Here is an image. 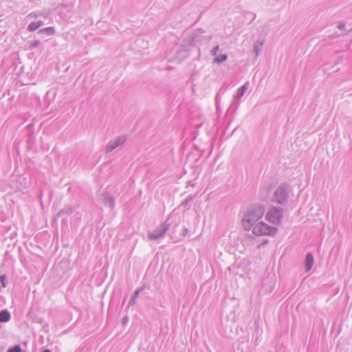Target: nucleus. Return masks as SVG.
<instances>
[{
    "instance_id": "13",
    "label": "nucleus",
    "mask_w": 352,
    "mask_h": 352,
    "mask_svg": "<svg viewBox=\"0 0 352 352\" xmlns=\"http://www.w3.org/2000/svg\"><path fill=\"white\" fill-rule=\"evenodd\" d=\"M157 236H158V235H157V236H152L151 234H150V238L151 239H156Z\"/></svg>"
},
{
    "instance_id": "15",
    "label": "nucleus",
    "mask_w": 352,
    "mask_h": 352,
    "mask_svg": "<svg viewBox=\"0 0 352 352\" xmlns=\"http://www.w3.org/2000/svg\"><path fill=\"white\" fill-rule=\"evenodd\" d=\"M43 352H50V350H45Z\"/></svg>"
},
{
    "instance_id": "12",
    "label": "nucleus",
    "mask_w": 352,
    "mask_h": 352,
    "mask_svg": "<svg viewBox=\"0 0 352 352\" xmlns=\"http://www.w3.org/2000/svg\"><path fill=\"white\" fill-rule=\"evenodd\" d=\"M39 43V41H34L32 44H31V47H36Z\"/></svg>"
},
{
    "instance_id": "5",
    "label": "nucleus",
    "mask_w": 352,
    "mask_h": 352,
    "mask_svg": "<svg viewBox=\"0 0 352 352\" xmlns=\"http://www.w3.org/2000/svg\"><path fill=\"white\" fill-rule=\"evenodd\" d=\"M314 259L311 254H308L305 259V266L307 271H309L314 265Z\"/></svg>"
},
{
    "instance_id": "6",
    "label": "nucleus",
    "mask_w": 352,
    "mask_h": 352,
    "mask_svg": "<svg viewBox=\"0 0 352 352\" xmlns=\"http://www.w3.org/2000/svg\"><path fill=\"white\" fill-rule=\"evenodd\" d=\"M10 315L6 310L0 312V322H7L10 320Z\"/></svg>"
},
{
    "instance_id": "7",
    "label": "nucleus",
    "mask_w": 352,
    "mask_h": 352,
    "mask_svg": "<svg viewBox=\"0 0 352 352\" xmlns=\"http://www.w3.org/2000/svg\"><path fill=\"white\" fill-rule=\"evenodd\" d=\"M41 25V22H40V21L32 22L28 25V30L31 32L34 31V30H37Z\"/></svg>"
},
{
    "instance_id": "4",
    "label": "nucleus",
    "mask_w": 352,
    "mask_h": 352,
    "mask_svg": "<svg viewBox=\"0 0 352 352\" xmlns=\"http://www.w3.org/2000/svg\"><path fill=\"white\" fill-rule=\"evenodd\" d=\"M275 195L278 203H283L286 199V192L283 188H278L275 192Z\"/></svg>"
},
{
    "instance_id": "11",
    "label": "nucleus",
    "mask_w": 352,
    "mask_h": 352,
    "mask_svg": "<svg viewBox=\"0 0 352 352\" xmlns=\"http://www.w3.org/2000/svg\"><path fill=\"white\" fill-rule=\"evenodd\" d=\"M246 89H247L246 85H244L242 87H241L239 89V96H243V94L245 93Z\"/></svg>"
},
{
    "instance_id": "9",
    "label": "nucleus",
    "mask_w": 352,
    "mask_h": 352,
    "mask_svg": "<svg viewBox=\"0 0 352 352\" xmlns=\"http://www.w3.org/2000/svg\"><path fill=\"white\" fill-rule=\"evenodd\" d=\"M7 352H21V348L19 345H15L13 348L9 349Z\"/></svg>"
},
{
    "instance_id": "1",
    "label": "nucleus",
    "mask_w": 352,
    "mask_h": 352,
    "mask_svg": "<svg viewBox=\"0 0 352 352\" xmlns=\"http://www.w3.org/2000/svg\"><path fill=\"white\" fill-rule=\"evenodd\" d=\"M264 209L259 206L254 208L243 220V223L246 228H250L251 226L256 225L255 223L263 217Z\"/></svg>"
},
{
    "instance_id": "2",
    "label": "nucleus",
    "mask_w": 352,
    "mask_h": 352,
    "mask_svg": "<svg viewBox=\"0 0 352 352\" xmlns=\"http://www.w3.org/2000/svg\"><path fill=\"white\" fill-rule=\"evenodd\" d=\"M281 217V210L275 208H271L266 214L267 220L273 223H278L280 222Z\"/></svg>"
},
{
    "instance_id": "10",
    "label": "nucleus",
    "mask_w": 352,
    "mask_h": 352,
    "mask_svg": "<svg viewBox=\"0 0 352 352\" xmlns=\"http://www.w3.org/2000/svg\"><path fill=\"white\" fill-rule=\"evenodd\" d=\"M227 58V56L226 54H223V55H221L217 58H216L214 59V61H216L217 63H221L224 60H226Z\"/></svg>"
},
{
    "instance_id": "14",
    "label": "nucleus",
    "mask_w": 352,
    "mask_h": 352,
    "mask_svg": "<svg viewBox=\"0 0 352 352\" xmlns=\"http://www.w3.org/2000/svg\"><path fill=\"white\" fill-rule=\"evenodd\" d=\"M218 48H219V47H218V46H216V47H215V52H214L215 53H216V52L217 51Z\"/></svg>"
},
{
    "instance_id": "3",
    "label": "nucleus",
    "mask_w": 352,
    "mask_h": 352,
    "mask_svg": "<svg viewBox=\"0 0 352 352\" xmlns=\"http://www.w3.org/2000/svg\"><path fill=\"white\" fill-rule=\"evenodd\" d=\"M253 232L258 235L271 234L270 228L263 223H258L253 226Z\"/></svg>"
},
{
    "instance_id": "8",
    "label": "nucleus",
    "mask_w": 352,
    "mask_h": 352,
    "mask_svg": "<svg viewBox=\"0 0 352 352\" xmlns=\"http://www.w3.org/2000/svg\"><path fill=\"white\" fill-rule=\"evenodd\" d=\"M40 32H42V33H46V34H52L54 32V30L53 28H47L42 29Z\"/></svg>"
}]
</instances>
